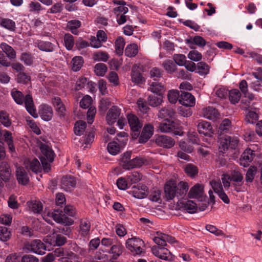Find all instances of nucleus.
<instances>
[{
  "label": "nucleus",
  "mask_w": 262,
  "mask_h": 262,
  "mask_svg": "<svg viewBox=\"0 0 262 262\" xmlns=\"http://www.w3.org/2000/svg\"><path fill=\"white\" fill-rule=\"evenodd\" d=\"M163 66L164 69L169 73H172L174 72L176 69L177 66L171 60H166L163 63Z\"/></svg>",
  "instance_id": "nucleus-55"
},
{
  "label": "nucleus",
  "mask_w": 262,
  "mask_h": 262,
  "mask_svg": "<svg viewBox=\"0 0 262 262\" xmlns=\"http://www.w3.org/2000/svg\"><path fill=\"white\" fill-rule=\"evenodd\" d=\"M35 43L36 47L42 51L52 52L55 50V45L49 41L37 40Z\"/></svg>",
  "instance_id": "nucleus-23"
},
{
  "label": "nucleus",
  "mask_w": 262,
  "mask_h": 262,
  "mask_svg": "<svg viewBox=\"0 0 262 262\" xmlns=\"http://www.w3.org/2000/svg\"><path fill=\"white\" fill-rule=\"evenodd\" d=\"M91 228V223L89 220H81L80 223V233L85 237L89 234Z\"/></svg>",
  "instance_id": "nucleus-35"
},
{
  "label": "nucleus",
  "mask_w": 262,
  "mask_h": 262,
  "mask_svg": "<svg viewBox=\"0 0 262 262\" xmlns=\"http://www.w3.org/2000/svg\"><path fill=\"white\" fill-rule=\"evenodd\" d=\"M184 171L187 176L193 178L198 174L199 170L196 166L189 163L186 165Z\"/></svg>",
  "instance_id": "nucleus-44"
},
{
  "label": "nucleus",
  "mask_w": 262,
  "mask_h": 262,
  "mask_svg": "<svg viewBox=\"0 0 262 262\" xmlns=\"http://www.w3.org/2000/svg\"><path fill=\"white\" fill-rule=\"evenodd\" d=\"M258 119V116L255 112L250 111L246 115L245 121L247 123L253 124L256 123Z\"/></svg>",
  "instance_id": "nucleus-58"
},
{
  "label": "nucleus",
  "mask_w": 262,
  "mask_h": 262,
  "mask_svg": "<svg viewBox=\"0 0 262 262\" xmlns=\"http://www.w3.org/2000/svg\"><path fill=\"white\" fill-rule=\"evenodd\" d=\"M151 92L158 95H162L163 93L165 91L164 85L158 82H153L150 84L148 89Z\"/></svg>",
  "instance_id": "nucleus-31"
},
{
  "label": "nucleus",
  "mask_w": 262,
  "mask_h": 262,
  "mask_svg": "<svg viewBox=\"0 0 262 262\" xmlns=\"http://www.w3.org/2000/svg\"><path fill=\"white\" fill-rule=\"evenodd\" d=\"M25 167L28 170L38 173L41 171V167L39 161L36 158L29 159L25 162Z\"/></svg>",
  "instance_id": "nucleus-16"
},
{
  "label": "nucleus",
  "mask_w": 262,
  "mask_h": 262,
  "mask_svg": "<svg viewBox=\"0 0 262 262\" xmlns=\"http://www.w3.org/2000/svg\"><path fill=\"white\" fill-rule=\"evenodd\" d=\"M127 179L129 184H133L138 183L141 180V175L139 172L135 171L127 176Z\"/></svg>",
  "instance_id": "nucleus-59"
},
{
  "label": "nucleus",
  "mask_w": 262,
  "mask_h": 262,
  "mask_svg": "<svg viewBox=\"0 0 262 262\" xmlns=\"http://www.w3.org/2000/svg\"><path fill=\"white\" fill-rule=\"evenodd\" d=\"M123 250V246L117 239L108 250V252L113 254V259H117L122 254Z\"/></svg>",
  "instance_id": "nucleus-22"
},
{
  "label": "nucleus",
  "mask_w": 262,
  "mask_h": 262,
  "mask_svg": "<svg viewBox=\"0 0 262 262\" xmlns=\"http://www.w3.org/2000/svg\"><path fill=\"white\" fill-rule=\"evenodd\" d=\"M163 95L155 96L153 95H149L148 97V103L151 106H157L161 104L162 101Z\"/></svg>",
  "instance_id": "nucleus-46"
},
{
  "label": "nucleus",
  "mask_w": 262,
  "mask_h": 262,
  "mask_svg": "<svg viewBox=\"0 0 262 262\" xmlns=\"http://www.w3.org/2000/svg\"><path fill=\"white\" fill-rule=\"evenodd\" d=\"M92 101L93 100L91 96L89 95L85 96L80 102V106L84 109L88 108L91 106Z\"/></svg>",
  "instance_id": "nucleus-62"
},
{
  "label": "nucleus",
  "mask_w": 262,
  "mask_h": 262,
  "mask_svg": "<svg viewBox=\"0 0 262 262\" xmlns=\"http://www.w3.org/2000/svg\"><path fill=\"white\" fill-rule=\"evenodd\" d=\"M39 113L41 118L46 121L51 120L53 116L52 108L47 104L40 105Z\"/></svg>",
  "instance_id": "nucleus-20"
},
{
  "label": "nucleus",
  "mask_w": 262,
  "mask_h": 262,
  "mask_svg": "<svg viewBox=\"0 0 262 262\" xmlns=\"http://www.w3.org/2000/svg\"><path fill=\"white\" fill-rule=\"evenodd\" d=\"M64 44L68 50H72L74 45H75V40L74 37L70 33H66L63 37Z\"/></svg>",
  "instance_id": "nucleus-41"
},
{
  "label": "nucleus",
  "mask_w": 262,
  "mask_h": 262,
  "mask_svg": "<svg viewBox=\"0 0 262 262\" xmlns=\"http://www.w3.org/2000/svg\"><path fill=\"white\" fill-rule=\"evenodd\" d=\"M52 254L56 258V257H63L64 256L74 257L75 254H74L72 252H68L67 251H64L63 248L61 247H59L55 249L52 252Z\"/></svg>",
  "instance_id": "nucleus-50"
},
{
  "label": "nucleus",
  "mask_w": 262,
  "mask_h": 262,
  "mask_svg": "<svg viewBox=\"0 0 262 262\" xmlns=\"http://www.w3.org/2000/svg\"><path fill=\"white\" fill-rule=\"evenodd\" d=\"M138 53V47L135 43L127 46L125 50V55L129 57H135Z\"/></svg>",
  "instance_id": "nucleus-42"
},
{
  "label": "nucleus",
  "mask_w": 262,
  "mask_h": 262,
  "mask_svg": "<svg viewBox=\"0 0 262 262\" xmlns=\"http://www.w3.org/2000/svg\"><path fill=\"white\" fill-rule=\"evenodd\" d=\"M153 246L152 251L153 254L160 259L165 260H172V255L171 252L164 246Z\"/></svg>",
  "instance_id": "nucleus-6"
},
{
  "label": "nucleus",
  "mask_w": 262,
  "mask_h": 262,
  "mask_svg": "<svg viewBox=\"0 0 262 262\" xmlns=\"http://www.w3.org/2000/svg\"><path fill=\"white\" fill-rule=\"evenodd\" d=\"M26 248L30 252L43 255L46 251V246L40 239H34L26 245Z\"/></svg>",
  "instance_id": "nucleus-5"
},
{
  "label": "nucleus",
  "mask_w": 262,
  "mask_h": 262,
  "mask_svg": "<svg viewBox=\"0 0 262 262\" xmlns=\"http://www.w3.org/2000/svg\"><path fill=\"white\" fill-rule=\"evenodd\" d=\"M49 216L52 217L57 223H64L63 221V211L60 209H55L54 211L49 213Z\"/></svg>",
  "instance_id": "nucleus-48"
},
{
  "label": "nucleus",
  "mask_w": 262,
  "mask_h": 262,
  "mask_svg": "<svg viewBox=\"0 0 262 262\" xmlns=\"http://www.w3.org/2000/svg\"><path fill=\"white\" fill-rule=\"evenodd\" d=\"M10 232L6 227L0 226V240L7 241L10 237Z\"/></svg>",
  "instance_id": "nucleus-61"
},
{
  "label": "nucleus",
  "mask_w": 262,
  "mask_h": 262,
  "mask_svg": "<svg viewBox=\"0 0 262 262\" xmlns=\"http://www.w3.org/2000/svg\"><path fill=\"white\" fill-rule=\"evenodd\" d=\"M239 140L237 137L225 135L220 138V152H225L228 148L234 149L237 146Z\"/></svg>",
  "instance_id": "nucleus-4"
},
{
  "label": "nucleus",
  "mask_w": 262,
  "mask_h": 262,
  "mask_svg": "<svg viewBox=\"0 0 262 262\" xmlns=\"http://www.w3.org/2000/svg\"><path fill=\"white\" fill-rule=\"evenodd\" d=\"M248 84L247 81L243 79L241 81L239 84V88L241 92L245 98H247L250 101L254 100V96L252 93L248 92Z\"/></svg>",
  "instance_id": "nucleus-29"
},
{
  "label": "nucleus",
  "mask_w": 262,
  "mask_h": 262,
  "mask_svg": "<svg viewBox=\"0 0 262 262\" xmlns=\"http://www.w3.org/2000/svg\"><path fill=\"white\" fill-rule=\"evenodd\" d=\"M40 150L46 159L49 162H52L54 160V152L50 147L45 144H42L40 146Z\"/></svg>",
  "instance_id": "nucleus-26"
},
{
  "label": "nucleus",
  "mask_w": 262,
  "mask_h": 262,
  "mask_svg": "<svg viewBox=\"0 0 262 262\" xmlns=\"http://www.w3.org/2000/svg\"><path fill=\"white\" fill-rule=\"evenodd\" d=\"M50 239L51 240V241H49V238L48 237H46L44 238L43 241L46 243H49L51 245H56L59 247L63 246L67 242V238L60 234H56L55 239L53 242H52L51 239Z\"/></svg>",
  "instance_id": "nucleus-28"
},
{
  "label": "nucleus",
  "mask_w": 262,
  "mask_h": 262,
  "mask_svg": "<svg viewBox=\"0 0 262 262\" xmlns=\"http://www.w3.org/2000/svg\"><path fill=\"white\" fill-rule=\"evenodd\" d=\"M257 167L255 166H251L247 171L245 176L246 185L253 182L254 177L257 173Z\"/></svg>",
  "instance_id": "nucleus-36"
},
{
  "label": "nucleus",
  "mask_w": 262,
  "mask_h": 262,
  "mask_svg": "<svg viewBox=\"0 0 262 262\" xmlns=\"http://www.w3.org/2000/svg\"><path fill=\"white\" fill-rule=\"evenodd\" d=\"M180 95L178 90H170L167 95L169 101L172 104H175L180 98Z\"/></svg>",
  "instance_id": "nucleus-56"
},
{
  "label": "nucleus",
  "mask_w": 262,
  "mask_h": 262,
  "mask_svg": "<svg viewBox=\"0 0 262 262\" xmlns=\"http://www.w3.org/2000/svg\"><path fill=\"white\" fill-rule=\"evenodd\" d=\"M158 128L162 132L169 133L177 129L178 124L174 121L169 119H165L164 121L159 124Z\"/></svg>",
  "instance_id": "nucleus-13"
},
{
  "label": "nucleus",
  "mask_w": 262,
  "mask_h": 262,
  "mask_svg": "<svg viewBox=\"0 0 262 262\" xmlns=\"http://www.w3.org/2000/svg\"><path fill=\"white\" fill-rule=\"evenodd\" d=\"M198 131L200 134L211 137L213 134L212 127L209 122L200 120L197 125Z\"/></svg>",
  "instance_id": "nucleus-10"
},
{
  "label": "nucleus",
  "mask_w": 262,
  "mask_h": 262,
  "mask_svg": "<svg viewBox=\"0 0 262 262\" xmlns=\"http://www.w3.org/2000/svg\"><path fill=\"white\" fill-rule=\"evenodd\" d=\"M60 183L62 189L66 191H71L75 187L76 181L74 176L67 175L63 177Z\"/></svg>",
  "instance_id": "nucleus-7"
},
{
  "label": "nucleus",
  "mask_w": 262,
  "mask_h": 262,
  "mask_svg": "<svg viewBox=\"0 0 262 262\" xmlns=\"http://www.w3.org/2000/svg\"><path fill=\"white\" fill-rule=\"evenodd\" d=\"M125 41L122 37H118L115 41V51L117 55L120 56L123 53Z\"/></svg>",
  "instance_id": "nucleus-45"
},
{
  "label": "nucleus",
  "mask_w": 262,
  "mask_h": 262,
  "mask_svg": "<svg viewBox=\"0 0 262 262\" xmlns=\"http://www.w3.org/2000/svg\"><path fill=\"white\" fill-rule=\"evenodd\" d=\"M132 81L136 84H141L143 82V77L138 67H133L131 74Z\"/></svg>",
  "instance_id": "nucleus-27"
},
{
  "label": "nucleus",
  "mask_w": 262,
  "mask_h": 262,
  "mask_svg": "<svg viewBox=\"0 0 262 262\" xmlns=\"http://www.w3.org/2000/svg\"><path fill=\"white\" fill-rule=\"evenodd\" d=\"M157 145L165 148H170L175 144L174 140L170 137L166 135L158 136L155 140Z\"/></svg>",
  "instance_id": "nucleus-8"
},
{
  "label": "nucleus",
  "mask_w": 262,
  "mask_h": 262,
  "mask_svg": "<svg viewBox=\"0 0 262 262\" xmlns=\"http://www.w3.org/2000/svg\"><path fill=\"white\" fill-rule=\"evenodd\" d=\"M174 110L171 107H164L162 108L159 113V117L165 119H172L175 115Z\"/></svg>",
  "instance_id": "nucleus-32"
},
{
  "label": "nucleus",
  "mask_w": 262,
  "mask_h": 262,
  "mask_svg": "<svg viewBox=\"0 0 262 262\" xmlns=\"http://www.w3.org/2000/svg\"><path fill=\"white\" fill-rule=\"evenodd\" d=\"M128 165V169L141 167L142 165L146 164L147 160L143 157H137L131 160Z\"/></svg>",
  "instance_id": "nucleus-30"
},
{
  "label": "nucleus",
  "mask_w": 262,
  "mask_h": 262,
  "mask_svg": "<svg viewBox=\"0 0 262 262\" xmlns=\"http://www.w3.org/2000/svg\"><path fill=\"white\" fill-rule=\"evenodd\" d=\"M83 62L82 57L80 56L74 57L71 61L72 70L75 72L79 71L83 66Z\"/></svg>",
  "instance_id": "nucleus-40"
},
{
  "label": "nucleus",
  "mask_w": 262,
  "mask_h": 262,
  "mask_svg": "<svg viewBox=\"0 0 262 262\" xmlns=\"http://www.w3.org/2000/svg\"><path fill=\"white\" fill-rule=\"evenodd\" d=\"M0 122L6 127H9L12 124V121L9 114L6 111H0Z\"/></svg>",
  "instance_id": "nucleus-33"
},
{
  "label": "nucleus",
  "mask_w": 262,
  "mask_h": 262,
  "mask_svg": "<svg viewBox=\"0 0 262 262\" xmlns=\"http://www.w3.org/2000/svg\"><path fill=\"white\" fill-rule=\"evenodd\" d=\"M107 150L111 155H116L120 151V146L116 142H110L107 145Z\"/></svg>",
  "instance_id": "nucleus-60"
},
{
  "label": "nucleus",
  "mask_w": 262,
  "mask_h": 262,
  "mask_svg": "<svg viewBox=\"0 0 262 262\" xmlns=\"http://www.w3.org/2000/svg\"><path fill=\"white\" fill-rule=\"evenodd\" d=\"M196 69L198 71V72L201 75H207L209 71L208 65L206 63L202 61L197 63Z\"/></svg>",
  "instance_id": "nucleus-57"
},
{
  "label": "nucleus",
  "mask_w": 262,
  "mask_h": 262,
  "mask_svg": "<svg viewBox=\"0 0 262 262\" xmlns=\"http://www.w3.org/2000/svg\"><path fill=\"white\" fill-rule=\"evenodd\" d=\"M153 133L154 127L149 124L145 125L139 137V142L140 143L146 142L152 136Z\"/></svg>",
  "instance_id": "nucleus-15"
},
{
  "label": "nucleus",
  "mask_w": 262,
  "mask_h": 262,
  "mask_svg": "<svg viewBox=\"0 0 262 262\" xmlns=\"http://www.w3.org/2000/svg\"><path fill=\"white\" fill-rule=\"evenodd\" d=\"M181 92V94L179 99V103L185 106H193L195 103L194 97L189 92Z\"/></svg>",
  "instance_id": "nucleus-11"
},
{
  "label": "nucleus",
  "mask_w": 262,
  "mask_h": 262,
  "mask_svg": "<svg viewBox=\"0 0 262 262\" xmlns=\"http://www.w3.org/2000/svg\"><path fill=\"white\" fill-rule=\"evenodd\" d=\"M148 187L145 185L134 186L131 191L133 195L137 199H143L147 195Z\"/></svg>",
  "instance_id": "nucleus-19"
},
{
  "label": "nucleus",
  "mask_w": 262,
  "mask_h": 262,
  "mask_svg": "<svg viewBox=\"0 0 262 262\" xmlns=\"http://www.w3.org/2000/svg\"><path fill=\"white\" fill-rule=\"evenodd\" d=\"M16 80L17 83L27 84L31 80V77L24 72H19L17 74Z\"/></svg>",
  "instance_id": "nucleus-53"
},
{
  "label": "nucleus",
  "mask_w": 262,
  "mask_h": 262,
  "mask_svg": "<svg viewBox=\"0 0 262 262\" xmlns=\"http://www.w3.org/2000/svg\"><path fill=\"white\" fill-rule=\"evenodd\" d=\"M203 190V187L202 185L197 184L193 186L188 192L189 198H196L201 195Z\"/></svg>",
  "instance_id": "nucleus-34"
},
{
  "label": "nucleus",
  "mask_w": 262,
  "mask_h": 262,
  "mask_svg": "<svg viewBox=\"0 0 262 262\" xmlns=\"http://www.w3.org/2000/svg\"><path fill=\"white\" fill-rule=\"evenodd\" d=\"M0 48L4 52L8 58L10 60H13L16 58V54L14 49L8 44L5 42H2L0 45Z\"/></svg>",
  "instance_id": "nucleus-24"
},
{
  "label": "nucleus",
  "mask_w": 262,
  "mask_h": 262,
  "mask_svg": "<svg viewBox=\"0 0 262 262\" xmlns=\"http://www.w3.org/2000/svg\"><path fill=\"white\" fill-rule=\"evenodd\" d=\"M201 115L204 117L211 120H215L220 116L217 110L213 106H208L202 110Z\"/></svg>",
  "instance_id": "nucleus-14"
},
{
  "label": "nucleus",
  "mask_w": 262,
  "mask_h": 262,
  "mask_svg": "<svg viewBox=\"0 0 262 262\" xmlns=\"http://www.w3.org/2000/svg\"><path fill=\"white\" fill-rule=\"evenodd\" d=\"M131 151H126L123 154L121 160V165L123 168L125 169H128V165L130 163L129 162L131 161Z\"/></svg>",
  "instance_id": "nucleus-54"
},
{
  "label": "nucleus",
  "mask_w": 262,
  "mask_h": 262,
  "mask_svg": "<svg viewBox=\"0 0 262 262\" xmlns=\"http://www.w3.org/2000/svg\"><path fill=\"white\" fill-rule=\"evenodd\" d=\"M0 25L11 31H14L16 29L15 23L9 18H0Z\"/></svg>",
  "instance_id": "nucleus-37"
},
{
  "label": "nucleus",
  "mask_w": 262,
  "mask_h": 262,
  "mask_svg": "<svg viewBox=\"0 0 262 262\" xmlns=\"http://www.w3.org/2000/svg\"><path fill=\"white\" fill-rule=\"evenodd\" d=\"M86 127V123L85 122L79 120L76 122L74 127L75 134L77 136H81L84 132Z\"/></svg>",
  "instance_id": "nucleus-43"
},
{
  "label": "nucleus",
  "mask_w": 262,
  "mask_h": 262,
  "mask_svg": "<svg viewBox=\"0 0 262 262\" xmlns=\"http://www.w3.org/2000/svg\"><path fill=\"white\" fill-rule=\"evenodd\" d=\"M231 130V121L229 119H224L219 126V132L221 134L230 132Z\"/></svg>",
  "instance_id": "nucleus-39"
},
{
  "label": "nucleus",
  "mask_w": 262,
  "mask_h": 262,
  "mask_svg": "<svg viewBox=\"0 0 262 262\" xmlns=\"http://www.w3.org/2000/svg\"><path fill=\"white\" fill-rule=\"evenodd\" d=\"M107 66L103 63H97L94 67V72L96 75L99 76H103L107 72Z\"/></svg>",
  "instance_id": "nucleus-52"
},
{
  "label": "nucleus",
  "mask_w": 262,
  "mask_h": 262,
  "mask_svg": "<svg viewBox=\"0 0 262 262\" xmlns=\"http://www.w3.org/2000/svg\"><path fill=\"white\" fill-rule=\"evenodd\" d=\"M28 204L29 208L34 213H40L42 210V205L39 201H32Z\"/></svg>",
  "instance_id": "nucleus-49"
},
{
  "label": "nucleus",
  "mask_w": 262,
  "mask_h": 262,
  "mask_svg": "<svg viewBox=\"0 0 262 262\" xmlns=\"http://www.w3.org/2000/svg\"><path fill=\"white\" fill-rule=\"evenodd\" d=\"M255 157V151L250 148L246 149L242 154L240 158L241 165L246 167L249 163L252 161Z\"/></svg>",
  "instance_id": "nucleus-17"
},
{
  "label": "nucleus",
  "mask_w": 262,
  "mask_h": 262,
  "mask_svg": "<svg viewBox=\"0 0 262 262\" xmlns=\"http://www.w3.org/2000/svg\"><path fill=\"white\" fill-rule=\"evenodd\" d=\"M127 120L130 129H141L142 128V124L136 115L132 114H128Z\"/></svg>",
  "instance_id": "nucleus-25"
},
{
  "label": "nucleus",
  "mask_w": 262,
  "mask_h": 262,
  "mask_svg": "<svg viewBox=\"0 0 262 262\" xmlns=\"http://www.w3.org/2000/svg\"><path fill=\"white\" fill-rule=\"evenodd\" d=\"M93 58L95 61L106 62L109 58V55L106 52L99 51L93 54Z\"/></svg>",
  "instance_id": "nucleus-51"
},
{
  "label": "nucleus",
  "mask_w": 262,
  "mask_h": 262,
  "mask_svg": "<svg viewBox=\"0 0 262 262\" xmlns=\"http://www.w3.org/2000/svg\"><path fill=\"white\" fill-rule=\"evenodd\" d=\"M229 99L231 103L235 104L238 102L241 97V93L237 89H232L229 91Z\"/></svg>",
  "instance_id": "nucleus-38"
},
{
  "label": "nucleus",
  "mask_w": 262,
  "mask_h": 262,
  "mask_svg": "<svg viewBox=\"0 0 262 262\" xmlns=\"http://www.w3.org/2000/svg\"><path fill=\"white\" fill-rule=\"evenodd\" d=\"M188 185L186 182H181L178 184L173 180H169L164 186L165 198L167 201L178 198H183L188 190Z\"/></svg>",
  "instance_id": "nucleus-1"
},
{
  "label": "nucleus",
  "mask_w": 262,
  "mask_h": 262,
  "mask_svg": "<svg viewBox=\"0 0 262 262\" xmlns=\"http://www.w3.org/2000/svg\"><path fill=\"white\" fill-rule=\"evenodd\" d=\"M180 203L182 204L184 209L187 210V212L190 213H193L195 212L198 209L196 204L192 201L187 200L185 202H180Z\"/></svg>",
  "instance_id": "nucleus-47"
},
{
  "label": "nucleus",
  "mask_w": 262,
  "mask_h": 262,
  "mask_svg": "<svg viewBox=\"0 0 262 262\" xmlns=\"http://www.w3.org/2000/svg\"><path fill=\"white\" fill-rule=\"evenodd\" d=\"M125 245L126 248L134 256L141 255L144 252V242L138 237L128 238L126 240Z\"/></svg>",
  "instance_id": "nucleus-3"
},
{
  "label": "nucleus",
  "mask_w": 262,
  "mask_h": 262,
  "mask_svg": "<svg viewBox=\"0 0 262 262\" xmlns=\"http://www.w3.org/2000/svg\"><path fill=\"white\" fill-rule=\"evenodd\" d=\"M121 109L116 105H113L108 110L106 116V120L108 124H113L119 118L121 114Z\"/></svg>",
  "instance_id": "nucleus-12"
},
{
  "label": "nucleus",
  "mask_w": 262,
  "mask_h": 262,
  "mask_svg": "<svg viewBox=\"0 0 262 262\" xmlns=\"http://www.w3.org/2000/svg\"><path fill=\"white\" fill-rule=\"evenodd\" d=\"M11 176V170L7 162H2L0 163V177L4 181H8Z\"/></svg>",
  "instance_id": "nucleus-21"
},
{
  "label": "nucleus",
  "mask_w": 262,
  "mask_h": 262,
  "mask_svg": "<svg viewBox=\"0 0 262 262\" xmlns=\"http://www.w3.org/2000/svg\"><path fill=\"white\" fill-rule=\"evenodd\" d=\"M90 46V43L83 40L81 37H79L75 40V48L80 50Z\"/></svg>",
  "instance_id": "nucleus-64"
},
{
  "label": "nucleus",
  "mask_w": 262,
  "mask_h": 262,
  "mask_svg": "<svg viewBox=\"0 0 262 262\" xmlns=\"http://www.w3.org/2000/svg\"><path fill=\"white\" fill-rule=\"evenodd\" d=\"M187 42L193 43L200 47H203L206 44V40L200 36H195L192 40H187Z\"/></svg>",
  "instance_id": "nucleus-63"
},
{
  "label": "nucleus",
  "mask_w": 262,
  "mask_h": 262,
  "mask_svg": "<svg viewBox=\"0 0 262 262\" xmlns=\"http://www.w3.org/2000/svg\"><path fill=\"white\" fill-rule=\"evenodd\" d=\"M11 95L17 104L22 105L24 103L27 111L34 118L38 117V114L31 94H28L24 96L21 92L13 89L11 92Z\"/></svg>",
  "instance_id": "nucleus-2"
},
{
  "label": "nucleus",
  "mask_w": 262,
  "mask_h": 262,
  "mask_svg": "<svg viewBox=\"0 0 262 262\" xmlns=\"http://www.w3.org/2000/svg\"><path fill=\"white\" fill-rule=\"evenodd\" d=\"M158 236L155 237L153 239L154 242L159 246H166V243L174 244L177 242L174 237L162 233H157Z\"/></svg>",
  "instance_id": "nucleus-9"
},
{
  "label": "nucleus",
  "mask_w": 262,
  "mask_h": 262,
  "mask_svg": "<svg viewBox=\"0 0 262 262\" xmlns=\"http://www.w3.org/2000/svg\"><path fill=\"white\" fill-rule=\"evenodd\" d=\"M16 178L19 184L26 185L29 182V177L27 172L22 167L17 168L16 170Z\"/></svg>",
  "instance_id": "nucleus-18"
}]
</instances>
